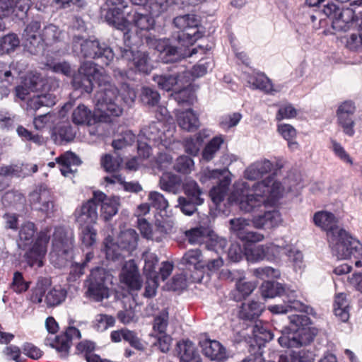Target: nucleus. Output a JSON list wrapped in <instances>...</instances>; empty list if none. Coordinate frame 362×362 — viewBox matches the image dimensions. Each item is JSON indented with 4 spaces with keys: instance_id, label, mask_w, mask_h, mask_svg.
I'll return each instance as SVG.
<instances>
[{
    "instance_id": "f257e3e1",
    "label": "nucleus",
    "mask_w": 362,
    "mask_h": 362,
    "mask_svg": "<svg viewBox=\"0 0 362 362\" xmlns=\"http://www.w3.org/2000/svg\"><path fill=\"white\" fill-rule=\"evenodd\" d=\"M95 82L100 90L95 95V107L93 114L84 105H78L73 111L71 120L77 125H92L96 122H111L123 112L121 101L131 105L136 96L135 90L124 83L119 90L110 82V76L103 68L93 62L81 64L78 73L73 76L72 86L76 89L90 93Z\"/></svg>"
},
{
    "instance_id": "f03ea898",
    "label": "nucleus",
    "mask_w": 362,
    "mask_h": 362,
    "mask_svg": "<svg viewBox=\"0 0 362 362\" xmlns=\"http://www.w3.org/2000/svg\"><path fill=\"white\" fill-rule=\"evenodd\" d=\"M284 191L281 184L269 176L266 180L254 184L243 182L236 186L230 196V201L236 203L245 212L263 211L262 215L255 216L253 223L257 228L265 225L276 226L281 221L279 211H265L268 205L275 204Z\"/></svg>"
},
{
    "instance_id": "7ed1b4c3",
    "label": "nucleus",
    "mask_w": 362,
    "mask_h": 362,
    "mask_svg": "<svg viewBox=\"0 0 362 362\" xmlns=\"http://www.w3.org/2000/svg\"><path fill=\"white\" fill-rule=\"evenodd\" d=\"M290 332L283 334L278 339L284 347H298L313 340V334L310 325V319L305 315H293L289 317Z\"/></svg>"
},
{
    "instance_id": "20e7f679",
    "label": "nucleus",
    "mask_w": 362,
    "mask_h": 362,
    "mask_svg": "<svg viewBox=\"0 0 362 362\" xmlns=\"http://www.w3.org/2000/svg\"><path fill=\"white\" fill-rule=\"evenodd\" d=\"M327 240L332 253L338 259H346L354 256L362 259V245L345 230L328 233Z\"/></svg>"
},
{
    "instance_id": "39448f33",
    "label": "nucleus",
    "mask_w": 362,
    "mask_h": 362,
    "mask_svg": "<svg viewBox=\"0 0 362 362\" xmlns=\"http://www.w3.org/2000/svg\"><path fill=\"white\" fill-rule=\"evenodd\" d=\"M75 52H80L84 57L100 59L103 64L108 65L114 58L112 49L104 42L98 40H83L75 37L73 40Z\"/></svg>"
},
{
    "instance_id": "423d86ee",
    "label": "nucleus",
    "mask_w": 362,
    "mask_h": 362,
    "mask_svg": "<svg viewBox=\"0 0 362 362\" xmlns=\"http://www.w3.org/2000/svg\"><path fill=\"white\" fill-rule=\"evenodd\" d=\"M173 23L177 28L181 30L177 36V40L184 47H187L193 45L204 35L199 28L200 21L194 14L177 16L174 18Z\"/></svg>"
},
{
    "instance_id": "0eeeda50",
    "label": "nucleus",
    "mask_w": 362,
    "mask_h": 362,
    "mask_svg": "<svg viewBox=\"0 0 362 362\" xmlns=\"http://www.w3.org/2000/svg\"><path fill=\"white\" fill-rule=\"evenodd\" d=\"M155 16L151 13H148L144 7L137 8H133L127 11V16L124 19L127 21L128 25L124 28H117L124 32V39L127 46H130V35L129 32L132 26L136 28L140 31H148L153 28L155 21L153 17Z\"/></svg>"
},
{
    "instance_id": "6e6552de",
    "label": "nucleus",
    "mask_w": 362,
    "mask_h": 362,
    "mask_svg": "<svg viewBox=\"0 0 362 362\" xmlns=\"http://www.w3.org/2000/svg\"><path fill=\"white\" fill-rule=\"evenodd\" d=\"M50 228L42 230L25 252L24 255L25 260L30 267L40 268L44 266L50 239Z\"/></svg>"
},
{
    "instance_id": "1a4fd4ad",
    "label": "nucleus",
    "mask_w": 362,
    "mask_h": 362,
    "mask_svg": "<svg viewBox=\"0 0 362 362\" xmlns=\"http://www.w3.org/2000/svg\"><path fill=\"white\" fill-rule=\"evenodd\" d=\"M107 11L105 19L108 24L115 28H124L128 25L124 19L127 16V11L132 9L127 0H106Z\"/></svg>"
},
{
    "instance_id": "9d476101",
    "label": "nucleus",
    "mask_w": 362,
    "mask_h": 362,
    "mask_svg": "<svg viewBox=\"0 0 362 362\" xmlns=\"http://www.w3.org/2000/svg\"><path fill=\"white\" fill-rule=\"evenodd\" d=\"M81 337L79 329L73 326H69L64 332L56 336L54 339L47 337L45 343L54 348L61 357H65L69 354L72 340L78 339Z\"/></svg>"
},
{
    "instance_id": "9b49d317",
    "label": "nucleus",
    "mask_w": 362,
    "mask_h": 362,
    "mask_svg": "<svg viewBox=\"0 0 362 362\" xmlns=\"http://www.w3.org/2000/svg\"><path fill=\"white\" fill-rule=\"evenodd\" d=\"M155 48L164 54L163 59L165 62H175L179 60L182 57H191L193 54L200 52L202 54H205L206 51L209 49L204 48L202 46H198L193 48L188 53H181V48L177 49V47L172 46L167 40H155Z\"/></svg>"
},
{
    "instance_id": "f8f14e48",
    "label": "nucleus",
    "mask_w": 362,
    "mask_h": 362,
    "mask_svg": "<svg viewBox=\"0 0 362 362\" xmlns=\"http://www.w3.org/2000/svg\"><path fill=\"white\" fill-rule=\"evenodd\" d=\"M88 296L97 301L109 297V288L105 284V274L103 269L91 271L87 290Z\"/></svg>"
},
{
    "instance_id": "ddd939ff",
    "label": "nucleus",
    "mask_w": 362,
    "mask_h": 362,
    "mask_svg": "<svg viewBox=\"0 0 362 362\" xmlns=\"http://www.w3.org/2000/svg\"><path fill=\"white\" fill-rule=\"evenodd\" d=\"M30 6L28 0H0V17L23 19Z\"/></svg>"
},
{
    "instance_id": "4468645a",
    "label": "nucleus",
    "mask_w": 362,
    "mask_h": 362,
    "mask_svg": "<svg viewBox=\"0 0 362 362\" xmlns=\"http://www.w3.org/2000/svg\"><path fill=\"white\" fill-rule=\"evenodd\" d=\"M95 202L96 200L94 199L93 196L92 199L76 209L74 215L80 226L92 225L96 223L98 214Z\"/></svg>"
},
{
    "instance_id": "2eb2a0df",
    "label": "nucleus",
    "mask_w": 362,
    "mask_h": 362,
    "mask_svg": "<svg viewBox=\"0 0 362 362\" xmlns=\"http://www.w3.org/2000/svg\"><path fill=\"white\" fill-rule=\"evenodd\" d=\"M355 110L356 107L353 102L345 101L339 106L337 110L339 124L342 127L344 132L350 136H352L355 133L354 129V122L351 117Z\"/></svg>"
},
{
    "instance_id": "dca6fc26",
    "label": "nucleus",
    "mask_w": 362,
    "mask_h": 362,
    "mask_svg": "<svg viewBox=\"0 0 362 362\" xmlns=\"http://www.w3.org/2000/svg\"><path fill=\"white\" fill-rule=\"evenodd\" d=\"M120 279L121 281L130 290L138 291L141 288L142 281L134 259L126 262L122 268Z\"/></svg>"
},
{
    "instance_id": "f3484780",
    "label": "nucleus",
    "mask_w": 362,
    "mask_h": 362,
    "mask_svg": "<svg viewBox=\"0 0 362 362\" xmlns=\"http://www.w3.org/2000/svg\"><path fill=\"white\" fill-rule=\"evenodd\" d=\"M94 199L101 204L100 216L105 220H110L118 211L119 199L116 197H107L100 191L94 192Z\"/></svg>"
},
{
    "instance_id": "a211bd4d",
    "label": "nucleus",
    "mask_w": 362,
    "mask_h": 362,
    "mask_svg": "<svg viewBox=\"0 0 362 362\" xmlns=\"http://www.w3.org/2000/svg\"><path fill=\"white\" fill-rule=\"evenodd\" d=\"M200 346L203 354L212 361L223 362L227 358L226 350L218 341L205 339Z\"/></svg>"
},
{
    "instance_id": "6ab92c4d",
    "label": "nucleus",
    "mask_w": 362,
    "mask_h": 362,
    "mask_svg": "<svg viewBox=\"0 0 362 362\" xmlns=\"http://www.w3.org/2000/svg\"><path fill=\"white\" fill-rule=\"evenodd\" d=\"M73 247V240L66 235L63 228H57L53 234L52 252L58 256L66 255Z\"/></svg>"
},
{
    "instance_id": "aec40b11",
    "label": "nucleus",
    "mask_w": 362,
    "mask_h": 362,
    "mask_svg": "<svg viewBox=\"0 0 362 362\" xmlns=\"http://www.w3.org/2000/svg\"><path fill=\"white\" fill-rule=\"evenodd\" d=\"M122 59L130 61V69H134L136 71L147 74L151 71V66L148 62V55L145 52H134L131 49H125Z\"/></svg>"
},
{
    "instance_id": "412c9836",
    "label": "nucleus",
    "mask_w": 362,
    "mask_h": 362,
    "mask_svg": "<svg viewBox=\"0 0 362 362\" xmlns=\"http://www.w3.org/2000/svg\"><path fill=\"white\" fill-rule=\"evenodd\" d=\"M356 21L354 11L351 8H342L332 19V27L336 31L346 32L350 30Z\"/></svg>"
},
{
    "instance_id": "4be33fe9",
    "label": "nucleus",
    "mask_w": 362,
    "mask_h": 362,
    "mask_svg": "<svg viewBox=\"0 0 362 362\" xmlns=\"http://www.w3.org/2000/svg\"><path fill=\"white\" fill-rule=\"evenodd\" d=\"M176 121L182 129L187 132L197 130L200 124L197 115L191 109L177 111Z\"/></svg>"
},
{
    "instance_id": "5701e85b",
    "label": "nucleus",
    "mask_w": 362,
    "mask_h": 362,
    "mask_svg": "<svg viewBox=\"0 0 362 362\" xmlns=\"http://www.w3.org/2000/svg\"><path fill=\"white\" fill-rule=\"evenodd\" d=\"M292 245L285 242L267 244L266 259L270 262H279L284 255L291 257Z\"/></svg>"
},
{
    "instance_id": "b1692460",
    "label": "nucleus",
    "mask_w": 362,
    "mask_h": 362,
    "mask_svg": "<svg viewBox=\"0 0 362 362\" xmlns=\"http://www.w3.org/2000/svg\"><path fill=\"white\" fill-rule=\"evenodd\" d=\"M313 221L317 226L327 231V237L329 233H336L341 229L337 226V219L330 212L324 211L316 212L313 216Z\"/></svg>"
},
{
    "instance_id": "393cba45",
    "label": "nucleus",
    "mask_w": 362,
    "mask_h": 362,
    "mask_svg": "<svg viewBox=\"0 0 362 362\" xmlns=\"http://www.w3.org/2000/svg\"><path fill=\"white\" fill-rule=\"evenodd\" d=\"M55 160L60 167L62 174L65 177L73 175L75 170L72 169V166H78L81 163L78 157L69 151L57 157Z\"/></svg>"
},
{
    "instance_id": "a878e982",
    "label": "nucleus",
    "mask_w": 362,
    "mask_h": 362,
    "mask_svg": "<svg viewBox=\"0 0 362 362\" xmlns=\"http://www.w3.org/2000/svg\"><path fill=\"white\" fill-rule=\"evenodd\" d=\"M42 33L40 23L38 21L30 22L25 28L23 37L26 41V45L38 47L42 44Z\"/></svg>"
},
{
    "instance_id": "bb28decb",
    "label": "nucleus",
    "mask_w": 362,
    "mask_h": 362,
    "mask_svg": "<svg viewBox=\"0 0 362 362\" xmlns=\"http://www.w3.org/2000/svg\"><path fill=\"white\" fill-rule=\"evenodd\" d=\"M272 167V163L268 160L257 161L246 169L245 177L250 180L259 179L270 172Z\"/></svg>"
},
{
    "instance_id": "cd10ccee",
    "label": "nucleus",
    "mask_w": 362,
    "mask_h": 362,
    "mask_svg": "<svg viewBox=\"0 0 362 362\" xmlns=\"http://www.w3.org/2000/svg\"><path fill=\"white\" fill-rule=\"evenodd\" d=\"M67 292L60 286H54L45 291L44 302L47 308H54L61 305L66 299Z\"/></svg>"
},
{
    "instance_id": "c85d7f7f",
    "label": "nucleus",
    "mask_w": 362,
    "mask_h": 362,
    "mask_svg": "<svg viewBox=\"0 0 362 362\" xmlns=\"http://www.w3.org/2000/svg\"><path fill=\"white\" fill-rule=\"evenodd\" d=\"M177 349L180 362H201V358L196 352L192 341H180L177 344Z\"/></svg>"
},
{
    "instance_id": "c756f323",
    "label": "nucleus",
    "mask_w": 362,
    "mask_h": 362,
    "mask_svg": "<svg viewBox=\"0 0 362 362\" xmlns=\"http://www.w3.org/2000/svg\"><path fill=\"white\" fill-rule=\"evenodd\" d=\"M212 230L208 226H199L185 232V236L191 244H202L211 237Z\"/></svg>"
},
{
    "instance_id": "7c9ffc66",
    "label": "nucleus",
    "mask_w": 362,
    "mask_h": 362,
    "mask_svg": "<svg viewBox=\"0 0 362 362\" xmlns=\"http://www.w3.org/2000/svg\"><path fill=\"white\" fill-rule=\"evenodd\" d=\"M181 263L189 269L193 268L195 270H199L205 267L201 251L198 249L186 252L181 259Z\"/></svg>"
},
{
    "instance_id": "2f4dec72",
    "label": "nucleus",
    "mask_w": 362,
    "mask_h": 362,
    "mask_svg": "<svg viewBox=\"0 0 362 362\" xmlns=\"http://www.w3.org/2000/svg\"><path fill=\"white\" fill-rule=\"evenodd\" d=\"M263 309L261 304L256 301L243 303L239 312V317L246 320H254L260 315Z\"/></svg>"
},
{
    "instance_id": "473e14b6",
    "label": "nucleus",
    "mask_w": 362,
    "mask_h": 362,
    "mask_svg": "<svg viewBox=\"0 0 362 362\" xmlns=\"http://www.w3.org/2000/svg\"><path fill=\"white\" fill-rule=\"evenodd\" d=\"M247 82L253 88L259 89L267 93L273 90L272 81L262 73L250 75L247 78Z\"/></svg>"
},
{
    "instance_id": "72a5a7b5",
    "label": "nucleus",
    "mask_w": 362,
    "mask_h": 362,
    "mask_svg": "<svg viewBox=\"0 0 362 362\" xmlns=\"http://www.w3.org/2000/svg\"><path fill=\"white\" fill-rule=\"evenodd\" d=\"M267 245H244V254L250 262H256L266 259Z\"/></svg>"
},
{
    "instance_id": "f704fd0d",
    "label": "nucleus",
    "mask_w": 362,
    "mask_h": 362,
    "mask_svg": "<svg viewBox=\"0 0 362 362\" xmlns=\"http://www.w3.org/2000/svg\"><path fill=\"white\" fill-rule=\"evenodd\" d=\"M256 288V284L251 281H245L239 279L235 283V290L233 293V298L236 301H240L247 297Z\"/></svg>"
},
{
    "instance_id": "c9c22d12",
    "label": "nucleus",
    "mask_w": 362,
    "mask_h": 362,
    "mask_svg": "<svg viewBox=\"0 0 362 362\" xmlns=\"http://www.w3.org/2000/svg\"><path fill=\"white\" fill-rule=\"evenodd\" d=\"M183 189L187 199L195 204H202L203 203L204 199L201 197L202 191L195 181H187L184 184Z\"/></svg>"
},
{
    "instance_id": "e433bc0d",
    "label": "nucleus",
    "mask_w": 362,
    "mask_h": 362,
    "mask_svg": "<svg viewBox=\"0 0 362 362\" xmlns=\"http://www.w3.org/2000/svg\"><path fill=\"white\" fill-rule=\"evenodd\" d=\"M230 185V180L224 178L220 181L218 185L214 187L209 192V195L213 202L218 205L223 201Z\"/></svg>"
},
{
    "instance_id": "4c0bfd02",
    "label": "nucleus",
    "mask_w": 362,
    "mask_h": 362,
    "mask_svg": "<svg viewBox=\"0 0 362 362\" xmlns=\"http://www.w3.org/2000/svg\"><path fill=\"white\" fill-rule=\"evenodd\" d=\"M144 259V274L146 277H158L156 272V266L158 262V258L154 253L145 252L143 254Z\"/></svg>"
},
{
    "instance_id": "58836bf2",
    "label": "nucleus",
    "mask_w": 362,
    "mask_h": 362,
    "mask_svg": "<svg viewBox=\"0 0 362 362\" xmlns=\"http://www.w3.org/2000/svg\"><path fill=\"white\" fill-rule=\"evenodd\" d=\"M36 195L37 196L38 202L42 203L40 210L45 213L47 216H52L55 211V206L50 193L48 191L44 190Z\"/></svg>"
},
{
    "instance_id": "ea45409f",
    "label": "nucleus",
    "mask_w": 362,
    "mask_h": 362,
    "mask_svg": "<svg viewBox=\"0 0 362 362\" xmlns=\"http://www.w3.org/2000/svg\"><path fill=\"white\" fill-rule=\"evenodd\" d=\"M20 44L18 36L14 33L8 34L0 39V55L13 52Z\"/></svg>"
},
{
    "instance_id": "a19ab883",
    "label": "nucleus",
    "mask_w": 362,
    "mask_h": 362,
    "mask_svg": "<svg viewBox=\"0 0 362 362\" xmlns=\"http://www.w3.org/2000/svg\"><path fill=\"white\" fill-rule=\"evenodd\" d=\"M30 285V281H26L21 272H16L13 274L12 281L9 287L13 292L21 294L26 292Z\"/></svg>"
},
{
    "instance_id": "79ce46f5",
    "label": "nucleus",
    "mask_w": 362,
    "mask_h": 362,
    "mask_svg": "<svg viewBox=\"0 0 362 362\" xmlns=\"http://www.w3.org/2000/svg\"><path fill=\"white\" fill-rule=\"evenodd\" d=\"M262 296L264 298H274L281 295L284 289L281 284L267 281H264L260 288Z\"/></svg>"
},
{
    "instance_id": "37998d69",
    "label": "nucleus",
    "mask_w": 362,
    "mask_h": 362,
    "mask_svg": "<svg viewBox=\"0 0 362 362\" xmlns=\"http://www.w3.org/2000/svg\"><path fill=\"white\" fill-rule=\"evenodd\" d=\"M279 134L288 141V147L291 149L298 148V144L296 141H292L296 136V130L288 124H280L277 127Z\"/></svg>"
},
{
    "instance_id": "c03bdc74",
    "label": "nucleus",
    "mask_w": 362,
    "mask_h": 362,
    "mask_svg": "<svg viewBox=\"0 0 362 362\" xmlns=\"http://www.w3.org/2000/svg\"><path fill=\"white\" fill-rule=\"evenodd\" d=\"M140 100L144 105L154 107L160 100V95L156 90L151 88L143 87L140 95Z\"/></svg>"
},
{
    "instance_id": "a18cd8bd",
    "label": "nucleus",
    "mask_w": 362,
    "mask_h": 362,
    "mask_svg": "<svg viewBox=\"0 0 362 362\" xmlns=\"http://www.w3.org/2000/svg\"><path fill=\"white\" fill-rule=\"evenodd\" d=\"M168 318L169 315L166 310H162L155 317L153 324V330L155 335L166 334Z\"/></svg>"
},
{
    "instance_id": "49530a36",
    "label": "nucleus",
    "mask_w": 362,
    "mask_h": 362,
    "mask_svg": "<svg viewBox=\"0 0 362 362\" xmlns=\"http://www.w3.org/2000/svg\"><path fill=\"white\" fill-rule=\"evenodd\" d=\"M62 35V31L53 24H49L44 28L42 33V42L47 45L57 42Z\"/></svg>"
},
{
    "instance_id": "de8ad7c7",
    "label": "nucleus",
    "mask_w": 362,
    "mask_h": 362,
    "mask_svg": "<svg viewBox=\"0 0 362 362\" xmlns=\"http://www.w3.org/2000/svg\"><path fill=\"white\" fill-rule=\"evenodd\" d=\"M119 239L123 248L134 249L137 245L139 235L135 230L127 229L121 233Z\"/></svg>"
},
{
    "instance_id": "09e8293b",
    "label": "nucleus",
    "mask_w": 362,
    "mask_h": 362,
    "mask_svg": "<svg viewBox=\"0 0 362 362\" xmlns=\"http://www.w3.org/2000/svg\"><path fill=\"white\" fill-rule=\"evenodd\" d=\"M120 247L114 242L113 238L108 235L104 240V250L106 258L110 260H117L120 257Z\"/></svg>"
},
{
    "instance_id": "8fccbe9b",
    "label": "nucleus",
    "mask_w": 362,
    "mask_h": 362,
    "mask_svg": "<svg viewBox=\"0 0 362 362\" xmlns=\"http://www.w3.org/2000/svg\"><path fill=\"white\" fill-rule=\"evenodd\" d=\"M223 143V139L222 136H216L213 138L204 148L202 157L206 160H211L214 154L219 150L221 144Z\"/></svg>"
},
{
    "instance_id": "3c124183",
    "label": "nucleus",
    "mask_w": 362,
    "mask_h": 362,
    "mask_svg": "<svg viewBox=\"0 0 362 362\" xmlns=\"http://www.w3.org/2000/svg\"><path fill=\"white\" fill-rule=\"evenodd\" d=\"M122 163V159L119 157L114 158L110 154H105L101 157L100 164L106 172L114 173L117 171Z\"/></svg>"
},
{
    "instance_id": "603ef678",
    "label": "nucleus",
    "mask_w": 362,
    "mask_h": 362,
    "mask_svg": "<svg viewBox=\"0 0 362 362\" xmlns=\"http://www.w3.org/2000/svg\"><path fill=\"white\" fill-rule=\"evenodd\" d=\"M203 142L204 139L200 133L187 138L185 140V148L186 152L191 155H197L202 146Z\"/></svg>"
},
{
    "instance_id": "864d4df0",
    "label": "nucleus",
    "mask_w": 362,
    "mask_h": 362,
    "mask_svg": "<svg viewBox=\"0 0 362 362\" xmlns=\"http://www.w3.org/2000/svg\"><path fill=\"white\" fill-rule=\"evenodd\" d=\"M149 204L160 211H165L168 207V202L160 192L151 191L148 195Z\"/></svg>"
},
{
    "instance_id": "5fc2aeb1",
    "label": "nucleus",
    "mask_w": 362,
    "mask_h": 362,
    "mask_svg": "<svg viewBox=\"0 0 362 362\" xmlns=\"http://www.w3.org/2000/svg\"><path fill=\"white\" fill-rule=\"evenodd\" d=\"M136 136L132 131L124 132L119 138L112 141V146L115 150H121L134 143Z\"/></svg>"
},
{
    "instance_id": "6e6d98bb",
    "label": "nucleus",
    "mask_w": 362,
    "mask_h": 362,
    "mask_svg": "<svg viewBox=\"0 0 362 362\" xmlns=\"http://www.w3.org/2000/svg\"><path fill=\"white\" fill-rule=\"evenodd\" d=\"M153 81L158 84V87L164 90L170 91L173 89L177 83V77L175 76H153Z\"/></svg>"
},
{
    "instance_id": "4d7b16f0",
    "label": "nucleus",
    "mask_w": 362,
    "mask_h": 362,
    "mask_svg": "<svg viewBox=\"0 0 362 362\" xmlns=\"http://www.w3.org/2000/svg\"><path fill=\"white\" fill-rule=\"evenodd\" d=\"M81 240L86 247L92 246L96 240V230L90 225L81 226Z\"/></svg>"
},
{
    "instance_id": "13d9d810",
    "label": "nucleus",
    "mask_w": 362,
    "mask_h": 362,
    "mask_svg": "<svg viewBox=\"0 0 362 362\" xmlns=\"http://www.w3.org/2000/svg\"><path fill=\"white\" fill-rule=\"evenodd\" d=\"M115 322V318L108 315L99 314L94 322V327L100 332L105 331L109 327H113Z\"/></svg>"
},
{
    "instance_id": "bf43d9fd",
    "label": "nucleus",
    "mask_w": 362,
    "mask_h": 362,
    "mask_svg": "<svg viewBox=\"0 0 362 362\" xmlns=\"http://www.w3.org/2000/svg\"><path fill=\"white\" fill-rule=\"evenodd\" d=\"M230 224V229L236 234L239 239H240V234L243 233L244 235L250 227L249 221L242 218L231 219Z\"/></svg>"
},
{
    "instance_id": "052dcab7",
    "label": "nucleus",
    "mask_w": 362,
    "mask_h": 362,
    "mask_svg": "<svg viewBox=\"0 0 362 362\" xmlns=\"http://www.w3.org/2000/svg\"><path fill=\"white\" fill-rule=\"evenodd\" d=\"M22 350L16 345H7L4 347L2 353L7 360L14 361L15 362H24L22 357Z\"/></svg>"
},
{
    "instance_id": "680f3d73",
    "label": "nucleus",
    "mask_w": 362,
    "mask_h": 362,
    "mask_svg": "<svg viewBox=\"0 0 362 362\" xmlns=\"http://www.w3.org/2000/svg\"><path fill=\"white\" fill-rule=\"evenodd\" d=\"M252 274L254 276L261 279H264L266 278L278 279L280 276L279 271L271 267L255 269L252 271Z\"/></svg>"
},
{
    "instance_id": "e2e57ef3",
    "label": "nucleus",
    "mask_w": 362,
    "mask_h": 362,
    "mask_svg": "<svg viewBox=\"0 0 362 362\" xmlns=\"http://www.w3.org/2000/svg\"><path fill=\"white\" fill-rule=\"evenodd\" d=\"M177 183V176L170 173H164L160 178V187L164 191H173Z\"/></svg>"
},
{
    "instance_id": "0e129e2a",
    "label": "nucleus",
    "mask_w": 362,
    "mask_h": 362,
    "mask_svg": "<svg viewBox=\"0 0 362 362\" xmlns=\"http://www.w3.org/2000/svg\"><path fill=\"white\" fill-rule=\"evenodd\" d=\"M96 345L95 343L90 340H83L77 344L76 346V354L82 355L84 358L94 352Z\"/></svg>"
},
{
    "instance_id": "69168bd1",
    "label": "nucleus",
    "mask_w": 362,
    "mask_h": 362,
    "mask_svg": "<svg viewBox=\"0 0 362 362\" xmlns=\"http://www.w3.org/2000/svg\"><path fill=\"white\" fill-rule=\"evenodd\" d=\"M175 99L179 104L192 105L196 101L194 93L189 89L181 90L175 94Z\"/></svg>"
},
{
    "instance_id": "338daca9",
    "label": "nucleus",
    "mask_w": 362,
    "mask_h": 362,
    "mask_svg": "<svg viewBox=\"0 0 362 362\" xmlns=\"http://www.w3.org/2000/svg\"><path fill=\"white\" fill-rule=\"evenodd\" d=\"M297 110L291 104L281 105L276 115V119L281 121L284 119H291L296 117Z\"/></svg>"
},
{
    "instance_id": "774afa93",
    "label": "nucleus",
    "mask_w": 362,
    "mask_h": 362,
    "mask_svg": "<svg viewBox=\"0 0 362 362\" xmlns=\"http://www.w3.org/2000/svg\"><path fill=\"white\" fill-rule=\"evenodd\" d=\"M241 119V115L238 112H235L230 115L222 116L220 119V126L223 129L235 126Z\"/></svg>"
}]
</instances>
